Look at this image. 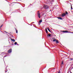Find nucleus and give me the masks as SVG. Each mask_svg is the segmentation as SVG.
I'll return each mask as SVG.
<instances>
[{
    "label": "nucleus",
    "mask_w": 73,
    "mask_h": 73,
    "mask_svg": "<svg viewBox=\"0 0 73 73\" xmlns=\"http://www.w3.org/2000/svg\"><path fill=\"white\" fill-rule=\"evenodd\" d=\"M38 16L39 18H40L41 16H40V13H39V11L38 12Z\"/></svg>",
    "instance_id": "obj_1"
},
{
    "label": "nucleus",
    "mask_w": 73,
    "mask_h": 73,
    "mask_svg": "<svg viewBox=\"0 0 73 73\" xmlns=\"http://www.w3.org/2000/svg\"><path fill=\"white\" fill-rule=\"evenodd\" d=\"M11 52H12L11 49H10L8 50V53H11Z\"/></svg>",
    "instance_id": "obj_2"
},
{
    "label": "nucleus",
    "mask_w": 73,
    "mask_h": 73,
    "mask_svg": "<svg viewBox=\"0 0 73 73\" xmlns=\"http://www.w3.org/2000/svg\"><path fill=\"white\" fill-rule=\"evenodd\" d=\"M62 32L63 33H69V32H68V31H67V30H66V31H63Z\"/></svg>",
    "instance_id": "obj_3"
},
{
    "label": "nucleus",
    "mask_w": 73,
    "mask_h": 73,
    "mask_svg": "<svg viewBox=\"0 0 73 73\" xmlns=\"http://www.w3.org/2000/svg\"><path fill=\"white\" fill-rule=\"evenodd\" d=\"M11 41H13L14 42H15V39H13L11 38Z\"/></svg>",
    "instance_id": "obj_4"
},
{
    "label": "nucleus",
    "mask_w": 73,
    "mask_h": 73,
    "mask_svg": "<svg viewBox=\"0 0 73 73\" xmlns=\"http://www.w3.org/2000/svg\"><path fill=\"white\" fill-rule=\"evenodd\" d=\"M66 14L65 13H63L62 14V17H64L65 16Z\"/></svg>",
    "instance_id": "obj_5"
},
{
    "label": "nucleus",
    "mask_w": 73,
    "mask_h": 73,
    "mask_svg": "<svg viewBox=\"0 0 73 73\" xmlns=\"http://www.w3.org/2000/svg\"><path fill=\"white\" fill-rule=\"evenodd\" d=\"M57 18L58 19H60V20H62V18L61 17H58Z\"/></svg>",
    "instance_id": "obj_6"
},
{
    "label": "nucleus",
    "mask_w": 73,
    "mask_h": 73,
    "mask_svg": "<svg viewBox=\"0 0 73 73\" xmlns=\"http://www.w3.org/2000/svg\"><path fill=\"white\" fill-rule=\"evenodd\" d=\"M42 21V20H40L39 21V23H41Z\"/></svg>",
    "instance_id": "obj_7"
},
{
    "label": "nucleus",
    "mask_w": 73,
    "mask_h": 73,
    "mask_svg": "<svg viewBox=\"0 0 73 73\" xmlns=\"http://www.w3.org/2000/svg\"><path fill=\"white\" fill-rule=\"evenodd\" d=\"M56 43L57 44H58L59 43V42L57 40H56Z\"/></svg>",
    "instance_id": "obj_8"
},
{
    "label": "nucleus",
    "mask_w": 73,
    "mask_h": 73,
    "mask_svg": "<svg viewBox=\"0 0 73 73\" xmlns=\"http://www.w3.org/2000/svg\"><path fill=\"white\" fill-rule=\"evenodd\" d=\"M45 30L46 31V33H48V31H47V29H46Z\"/></svg>",
    "instance_id": "obj_9"
},
{
    "label": "nucleus",
    "mask_w": 73,
    "mask_h": 73,
    "mask_svg": "<svg viewBox=\"0 0 73 73\" xmlns=\"http://www.w3.org/2000/svg\"><path fill=\"white\" fill-rule=\"evenodd\" d=\"M56 40H57L56 39H54L53 40V41H56Z\"/></svg>",
    "instance_id": "obj_10"
},
{
    "label": "nucleus",
    "mask_w": 73,
    "mask_h": 73,
    "mask_svg": "<svg viewBox=\"0 0 73 73\" xmlns=\"http://www.w3.org/2000/svg\"><path fill=\"white\" fill-rule=\"evenodd\" d=\"M47 29L48 30V31H49V32H51L50 31V30L49 29V28H47Z\"/></svg>",
    "instance_id": "obj_11"
},
{
    "label": "nucleus",
    "mask_w": 73,
    "mask_h": 73,
    "mask_svg": "<svg viewBox=\"0 0 73 73\" xmlns=\"http://www.w3.org/2000/svg\"><path fill=\"white\" fill-rule=\"evenodd\" d=\"M66 15H68V12H67V11H66Z\"/></svg>",
    "instance_id": "obj_12"
},
{
    "label": "nucleus",
    "mask_w": 73,
    "mask_h": 73,
    "mask_svg": "<svg viewBox=\"0 0 73 73\" xmlns=\"http://www.w3.org/2000/svg\"><path fill=\"white\" fill-rule=\"evenodd\" d=\"M17 42H16L14 44L15 45H16V44H17Z\"/></svg>",
    "instance_id": "obj_13"
},
{
    "label": "nucleus",
    "mask_w": 73,
    "mask_h": 73,
    "mask_svg": "<svg viewBox=\"0 0 73 73\" xmlns=\"http://www.w3.org/2000/svg\"><path fill=\"white\" fill-rule=\"evenodd\" d=\"M16 33H18V32L17 31V30H16Z\"/></svg>",
    "instance_id": "obj_14"
},
{
    "label": "nucleus",
    "mask_w": 73,
    "mask_h": 73,
    "mask_svg": "<svg viewBox=\"0 0 73 73\" xmlns=\"http://www.w3.org/2000/svg\"><path fill=\"white\" fill-rule=\"evenodd\" d=\"M48 36H49V37H50V34H48Z\"/></svg>",
    "instance_id": "obj_15"
},
{
    "label": "nucleus",
    "mask_w": 73,
    "mask_h": 73,
    "mask_svg": "<svg viewBox=\"0 0 73 73\" xmlns=\"http://www.w3.org/2000/svg\"><path fill=\"white\" fill-rule=\"evenodd\" d=\"M62 64H64V62H63L62 61Z\"/></svg>",
    "instance_id": "obj_16"
},
{
    "label": "nucleus",
    "mask_w": 73,
    "mask_h": 73,
    "mask_svg": "<svg viewBox=\"0 0 73 73\" xmlns=\"http://www.w3.org/2000/svg\"><path fill=\"white\" fill-rule=\"evenodd\" d=\"M71 9H73V8H72V5H71Z\"/></svg>",
    "instance_id": "obj_17"
},
{
    "label": "nucleus",
    "mask_w": 73,
    "mask_h": 73,
    "mask_svg": "<svg viewBox=\"0 0 73 73\" xmlns=\"http://www.w3.org/2000/svg\"><path fill=\"white\" fill-rule=\"evenodd\" d=\"M2 26H3V25H2L1 26V27H2Z\"/></svg>",
    "instance_id": "obj_18"
},
{
    "label": "nucleus",
    "mask_w": 73,
    "mask_h": 73,
    "mask_svg": "<svg viewBox=\"0 0 73 73\" xmlns=\"http://www.w3.org/2000/svg\"><path fill=\"white\" fill-rule=\"evenodd\" d=\"M70 60H73V59L71 58V59H70Z\"/></svg>",
    "instance_id": "obj_19"
},
{
    "label": "nucleus",
    "mask_w": 73,
    "mask_h": 73,
    "mask_svg": "<svg viewBox=\"0 0 73 73\" xmlns=\"http://www.w3.org/2000/svg\"><path fill=\"white\" fill-rule=\"evenodd\" d=\"M5 32H6V33H7V32H6V31H5Z\"/></svg>",
    "instance_id": "obj_20"
},
{
    "label": "nucleus",
    "mask_w": 73,
    "mask_h": 73,
    "mask_svg": "<svg viewBox=\"0 0 73 73\" xmlns=\"http://www.w3.org/2000/svg\"><path fill=\"white\" fill-rule=\"evenodd\" d=\"M17 45H19V44H17Z\"/></svg>",
    "instance_id": "obj_21"
},
{
    "label": "nucleus",
    "mask_w": 73,
    "mask_h": 73,
    "mask_svg": "<svg viewBox=\"0 0 73 73\" xmlns=\"http://www.w3.org/2000/svg\"><path fill=\"white\" fill-rule=\"evenodd\" d=\"M3 53H4V52H3ZM4 53L5 54V52H4Z\"/></svg>",
    "instance_id": "obj_22"
}]
</instances>
